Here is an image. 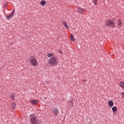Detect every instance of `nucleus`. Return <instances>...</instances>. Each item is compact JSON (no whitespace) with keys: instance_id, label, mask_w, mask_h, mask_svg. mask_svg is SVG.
Instances as JSON below:
<instances>
[{"instance_id":"ddd939ff","label":"nucleus","mask_w":124,"mask_h":124,"mask_svg":"<svg viewBox=\"0 0 124 124\" xmlns=\"http://www.w3.org/2000/svg\"><path fill=\"white\" fill-rule=\"evenodd\" d=\"M112 110L113 111V112H117L118 109L117 108V107H113L112 108Z\"/></svg>"},{"instance_id":"aec40b11","label":"nucleus","mask_w":124,"mask_h":124,"mask_svg":"<svg viewBox=\"0 0 124 124\" xmlns=\"http://www.w3.org/2000/svg\"><path fill=\"white\" fill-rule=\"evenodd\" d=\"M87 80L86 79H84V82H86Z\"/></svg>"},{"instance_id":"1a4fd4ad","label":"nucleus","mask_w":124,"mask_h":124,"mask_svg":"<svg viewBox=\"0 0 124 124\" xmlns=\"http://www.w3.org/2000/svg\"><path fill=\"white\" fill-rule=\"evenodd\" d=\"M108 105L110 107H113V106H114V102H113L112 101H109L108 102Z\"/></svg>"},{"instance_id":"2eb2a0df","label":"nucleus","mask_w":124,"mask_h":124,"mask_svg":"<svg viewBox=\"0 0 124 124\" xmlns=\"http://www.w3.org/2000/svg\"><path fill=\"white\" fill-rule=\"evenodd\" d=\"M41 5H45L46 4V1L45 0H42L40 2Z\"/></svg>"},{"instance_id":"6e6552de","label":"nucleus","mask_w":124,"mask_h":124,"mask_svg":"<svg viewBox=\"0 0 124 124\" xmlns=\"http://www.w3.org/2000/svg\"><path fill=\"white\" fill-rule=\"evenodd\" d=\"M30 102H31L32 104H34V105H36V104L38 103L39 101L36 100H31Z\"/></svg>"},{"instance_id":"f3484780","label":"nucleus","mask_w":124,"mask_h":124,"mask_svg":"<svg viewBox=\"0 0 124 124\" xmlns=\"http://www.w3.org/2000/svg\"><path fill=\"white\" fill-rule=\"evenodd\" d=\"M118 24L119 26H122V21L118 20Z\"/></svg>"},{"instance_id":"dca6fc26","label":"nucleus","mask_w":124,"mask_h":124,"mask_svg":"<svg viewBox=\"0 0 124 124\" xmlns=\"http://www.w3.org/2000/svg\"><path fill=\"white\" fill-rule=\"evenodd\" d=\"M71 40L72 41H75V39H74V36H73V34H71Z\"/></svg>"},{"instance_id":"423d86ee","label":"nucleus","mask_w":124,"mask_h":124,"mask_svg":"<svg viewBox=\"0 0 124 124\" xmlns=\"http://www.w3.org/2000/svg\"><path fill=\"white\" fill-rule=\"evenodd\" d=\"M78 13H80V14H83L84 12L86 11V9L79 7L78 9Z\"/></svg>"},{"instance_id":"f8f14e48","label":"nucleus","mask_w":124,"mask_h":124,"mask_svg":"<svg viewBox=\"0 0 124 124\" xmlns=\"http://www.w3.org/2000/svg\"><path fill=\"white\" fill-rule=\"evenodd\" d=\"M120 86L122 88V89H124V82L123 81L120 82Z\"/></svg>"},{"instance_id":"f257e3e1","label":"nucleus","mask_w":124,"mask_h":124,"mask_svg":"<svg viewBox=\"0 0 124 124\" xmlns=\"http://www.w3.org/2000/svg\"><path fill=\"white\" fill-rule=\"evenodd\" d=\"M47 58H50L48 60V64H49V65L56 66V65L58 64V58H57V57L54 56V54L48 53L47 54Z\"/></svg>"},{"instance_id":"a211bd4d","label":"nucleus","mask_w":124,"mask_h":124,"mask_svg":"<svg viewBox=\"0 0 124 124\" xmlns=\"http://www.w3.org/2000/svg\"><path fill=\"white\" fill-rule=\"evenodd\" d=\"M121 94H122V97L124 98V92H122L121 93Z\"/></svg>"},{"instance_id":"20e7f679","label":"nucleus","mask_w":124,"mask_h":124,"mask_svg":"<svg viewBox=\"0 0 124 124\" xmlns=\"http://www.w3.org/2000/svg\"><path fill=\"white\" fill-rule=\"evenodd\" d=\"M31 63L33 65V66H36L38 64V62H37V60L35 58H32L30 60Z\"/></svg>"},{"instance_id":"9d476101","label":"nucleus","mask_w":124,"mask_h":124,"mask_svg":"<svg viewBox=\"0 0 124 124\" xmlns=\"http://www.w3.org/2000/svg\"><path fill=\"white\" fill-rule=\"evenodd\" d=\"M62 24L64 27H65V28H66L67 30H68V29H69V28L68 27V25H67V24H66V22H64L63 20L62 21Z\"/></svg>"},{"instance_id":"39448f33","label":"nucleus","mask_w":124,"mask_h":124,"mask_svg":"<svg viewBox=\"0 0 124 124\" xmlns=\"http://www.w3.org/2000/svg\"><path fill=\"white\" fill-rule=\"evenodd\" d=\"M15 12V10L14 9L12 11V13L11 14H10L9 16H6V19H7V20H10V19H11V18H12V17H13V16H14Z\"/></svg>"},{"instance_id":"0eeeda50","label":"nucleus","mask_w":124,"mask_h":124,"mask_svg":"<svg viewBox=\"0 0 124 124\" xmlns=\"http://www.w3.org/2000/svg\"><path fill=\"white\" fill-rule=\"evenodd\" d=\"M52 111H53V113H54V114L55 115H58V114H59V109H58V108H53Z\"/></svg>"},{"instance_id":"9b49d317","label":"nucleus","mask_w":124,"mask_h":124,"mask_svg":"<svg viewBox=\"0 0 124 124\" xmlns=\"http://www.w3.org/2000/svg\"><path fill=\"white\" fill-rule=\"evenodd\" d=\"M10 98H12V99H13V100H14V99H15L14 97H15V94H14V93L10 94Z\"/></svg>"},{"instance_id":"4468645a","label":"nucleus","mask_w":124,"mask_h":124,"mask_svg":"<svg viewBox=\"0 0 124 124\" xmlns=\"http://www.w3.org/2000/svg\"><path fill=\"white\" fill-rule=\"evenodd\" d=\"M11 107L13 110H14V108H16V105H15V103H12Z\"/></svg>"},{"instance_id":"f03ea898","label":"nucleus","mask_w":124,"mask_h":124,"mask_svg":"<svg viewBox=\"0 0 124 124\" xmlns=\"http://www.w3.org/2000/svg\"><path fill=\"white\" fill-rule=\"evenodd\" d=\"M29 117L31 124H38V123H39V120H38V117L35 114H31Z\"/></svg>"},{"instance_id":"6ab92c4d","label":"nucleus","mask_w":124,"mask_h":124,"mask_svg":"<svg viewBox=\"0 0 124 124\" xmlns=\"http://www.w3.org/2000/svg\"><path fill=\"white\" fill-rule=\"evenodd\" d=\"M93 3H94L95 5H97V1H94Z\"/></svg>"},{"instance_id":"7ed1b4c3","label":"nucleus","mask_w":124,"mask_h":124,"mask_svg":"<svg viewBox=\"0 0 124 124\" xmlns=\"http://www.w3.org/2000/svg\"><path fill=\"white\" fill-rule=\"evenodd\" d=\"M106 26H108V27H111V28L115 27V23L112 21L111 20H108L106 22Z\"/></svg>"}]
</instances>
